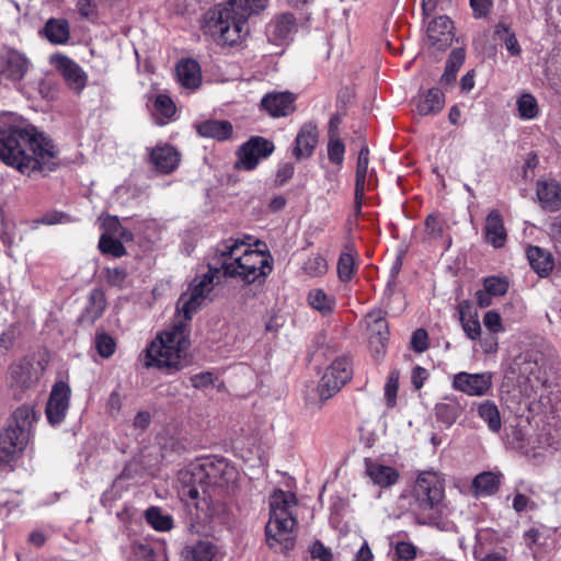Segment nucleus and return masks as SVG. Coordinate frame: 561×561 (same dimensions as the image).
<instances>
[{"label": "nucleus", "instance_id": "60", "mask_svg": "<svg viewBox=\"0 0 561 561\" xmlns=\"http://www.w3.org/2000/svg\"><path fill=\"white\" fill-rule=\"evenodd\" d=\"M68 221V216L60 211H49L43 215L39 222L44 225H56L64 224Z\"/></svg>", "mask_w": 561, "mask_h": 561}, {"label": "nucleus", "instance_id": "13", "mask_svg": "<svg viewBox=\"0 0 561 561\" xmlns=\"http://www.w3.org/2000/svg\"><path fill=\"white\" fill-rule=\"evenodd\" d=\"M369 164V149L366 145H364L357 157L356 163V174H355V211L359 214L362 210V205L365 196L366 190H371L374 187L373 184V175L375 174V170H368Z\"/></svg>", "mask_w": 561, "mask_h": 561}, {"label": "nucleus", "instance_id": "45", "mask_svg": "<svg viewBox=\"0 0 561 561\" xmlns=\"http://www.w3.org/2000/svg\"><path fill=\"white\" fill-rule=\"evenodd\" d=\"M99 248L102 253L111 254L114 257H121L126 253L122 241L116 237L107 236L106 233H102L99 241Z\"/></svg>", "mask_w": 561, "mask_h": 561}, {"label": "nucleus", "instance_id": "43", "mask_svg": "<svg viewBox=\"0 0 561 561\" xmlns=\"http://www.w3.org/2000/svg\"><path fill=\"white\" fill-rule=\"evenodd\" d=\"M550 536V528L543 525H537L525 531L524 540L529 548H533L535 546L541 547L547 545Z\"/></svg>", "mask_w": 561, "mask_h": 561}, {"label": "nucleus", "instance_id": "28", "mask_svg": "<svg viewBox=\"0 0 561 561\" xmlns=\"http://www.w3.org/2000/svg\"><path fill=\"white\" fill-rule=\"evenodd\" d=\"M307 300L309 306L323 317L332 314L336 307L335 297L328 294L322 288L311 289L308 293Z\"/></svg>", "mask_w": 561, "mask_h": 561}, {"label": "nucleus", "instance_id": "11", "mask_svg": "<svg viewBox=\"0 0 561 561\" xmlns=\"http://www.w3.org/2000/svg\"><path fill=\"white\" fill-rule=\"evenodd\" d=\"M274 150L272 141L262 137H252L238 151L236 167L242 170H253L261 159L267 158Z\"/></svg>", "mask_w": 561, "mask_h": 561}, {"label": "nucleus", "instance_id": "27", "mask_svg": "<svg viewBox=\"0 0 561 561\" xmlns=\"http://www.w3.org/2000/svg\"><path fill=\"white\" fill-rule=\"evenodd\" d=\"M462 411V405L455 397H447L435 407L437 421L442 422L446 427L451 426Z\"/></svg>", "mask_w": 561, "mask_h": 561}, {"label": "nucleus", "instance_id": "25", "mask_svg": "<svg viewBox=\"0 0 561 561\" xmlns=\"http://www.w3.org/2000/svg\"><path fill=\"white\" fill-rule=\"evenodd\" d=\"M366 472L371 481L381 488L390 486L399 479L397 469L375 461L366 462Z\"/></svg>", "mask_w": 561, "mask_h": 561}, {"label": "nucleus", "instance_id": "44", "mask_svg": "<svg viewBox=\"0 0 561 561\" xmlns=\"http://www.w3.org/2000/svg\"><path fill=\"white\" fill-rule=\"evenodd\" d=\"M345 146L343 141L339 138L337 134L333 128H330V138L328 142V158L329 160L336 164L342 165L344 161Z\"/></svg>", "mask_w": 561, "mask_h": 561}, {"label": "nucleus", "instance_id": "34", "mask_svg": "<svg viewBox=\"0 0 561 561\" xmlns=\"http://www.w3.org/2000/svg\"><path fill=\"white\" fill-rule=\"evenodd\" d=\"M460 322L466 336L470 340H478L481 335V324L477 311L469 306L460 307Z\"/></svg>", "mask_w": 561, "mask_h": 561}, {"label": "nucleus", "instance_id": "64", "mask_svg": "<svg viewBox=\"0 0 561 561\" xmlns=\"http://www.w3.org/2000/svg\"><path fill=\"white\" fill-rule=\"evenodd\" d=\"M548 233L554 242L561 243V217H556L549 225Z\"/></svg>", "mask_w": 561, "mask_h": 561}, {"label": "nucleus", "instance_id": "26", "mask_svg": "<svg viewBox=\"0 0 561 561\" xmlns=\"http://www.w3.org/2000/svg\"><path fill=\"white\" fill-rule=\"evenodd\" d=\"M318 142L317 128L312 125H305L296 137L294 154L300 158H307L313 152Z\"/></svg>", "mask_w": 561, "mask_h": 561}, {"label": "nucleus", "instance_id": "63", "mask_svg": "<svg viewBox=\"0 0 561 561\" xmlns=\"http://www.w3.org/2000/svg\"><path fill=\"white\" fill-rule=\"evenodd\" d=\"M126 279V272L122 268H108L107 280L110 284L115 286H122Z\"/></svg>", "mask_w": 561, "mask_h": 561}, {"label": "nucleus", "instance_id": "59", "mask_svg": "<svg viewBox=\"0 0 561 561\" xmlns=\"http://www.w3.org/2000/svg\"><path fill=\"white\" fill-rule=\"evenodd\" d=\"M428 376H430V374H428L427 369H425L421 366H415L412 370V376H411L412 385L414 386V388L416 390H420L424 386Z\"/></svg>", "mask_w": 561, "mask_h": 561}, {"label": "nucleus", "instance_id": "10", "mask_svg": "<svg viewBox=\"0 0 561 561\" xmlns=\"http://www.w3.org/2000/svg\"><path fill=\"white\" fill-rule=\"evenodd\" d=\"M451 387L469 397H483L489 394L492 389V374L490 371L476 374L460 371L454 375Z\"/></svg>", "mask_w": 561, "mask_h": 561}, {"label": "nucleus", "instance_id": "22", "mask_svg": "<svg viewBox=\"0 0 561 561\" xmlns=\"http://www.w3.org/2000/svg\"><path fill=\"white\" fill-rule=\"evenodd\" d=\"M445 104L444 93L438 88L420 91L416 98V111L426 116L440 112Z\"/></svg>", "mask_w": 561, "mask_h": 561}, {"label": "nucleus", "instance_id": "18", "mask_svg": "<svg viewBox=\"0 0 561 561\" xmlns=\"http://www.w3.org/2000/svg\"><path fill=\"white\" fill-rule=\"evenodd\" d=\"M295 95L289 92H273L266 94L261 106L273 117H284L295 111Z\"/></svg>", "mask_w": 561, "mask_h": 561}, {"label": "nucleus", "instance_id": "3", "mask_svg": "<svg viewBox=\"0 0 561 561\" xmlns=\"http://www.w3.org/2000/svg\"><path fill=\"white\" fill-rule=\"evenodd\" d=\"M176 304V317L173 323L160 332L146 348V366L179 370L190 346L187 322Z\"/></svg>", "mask_w": 561, "mask_h": 561}, {"label": "nucleus", "instance_id": "29", "mask_svg": "<svg viewBox=\"0 0 561 561\" xmlns=\"http://www.w3.org/2000/svg\"><path fill=\"white\" fill-rule=\"evenodd\" d=\"M218 552L217 546L210 541L201 540L187 546L182 551L183 561H214Z\"/></svg>", "mask_w": 561, "mask_h": 561}, {"label": "nucleus", "instance_id": "58", "mask_svg": "<svg viewBox=\"0 0 561 561\" xmlns=\"http://www.w3.org/2000/svg\"><path fill=\"white\" fill-rule=\"evenodd\" d=\"M470 7L472 8L476 18L485 16L492 7L491 0H470Z\"/></svg>", "mask_w": 561, "mask_h": 561}, {"label": "nucleus", "instance_id": "1", "mask_svg": "<svg viewBox=\"0 0 561 561\" xmlns=\"http://www.w3.org/2000/svg\"><path fill=\"white\" fill-rule=\"evenodd\" d=\"M273 271V257L267 251L252 248L241 239L229 238L217 244L205 273L197 274L188 289L179 298V310L186 319L199 309L221 276L245 284L263 283Z\"/></svg>", "mask_w": 561, "mask_h": 561}, {"label": "nucleus", "instance_id": "14", "mask_svg": "<svg viewBox=\"0 0 561 561\" xmlns=\"http://www.w3.org/2000/svg\"><path fill=\"white\" fill-rule=\"evenodd\" d=\"M70 396L71 390L66 382L58 381L53 386L45 411L50 424L56 425L65 420L69 409Z\"/></svg>", "mask_w": 561, "mask_h": 561}, {"label": "nucleus", "instance_id": "38", "mask_svg": "<svg viewBox=\"0 0 561 561\" xmlns=\"http://www.w3.org/2000/svg\"><path fill=\"white\" fill-rule=\"evenodd\" d=\"M227 3L249 20L250 16L263 12L268 5V0H228Z\"/></svg>", "mask_w": 561, "mask_h": 561}, {"label": "nucleus", "instance_id": "23", "mask_svg": "<svg viewBox=\"0 0 561 561\" xmlns=\"http://www.w3.org/2000/svg\"><path fill=\"white\" fill-rule=\"evenodd\" d=\"M296 28V19L291 13H284L274 18L267 26L271 41L280 43L290 37Z\"/></svg>", "mask_w": 561, "mask_h": 561}, {"label": "nucleus", "instance_id": "46", "mask_svg": "<svg viewBox=\"0 0 561 561\" xmlns=\"http://www.w3.org/2000/svg\"><path fill=\"white\" fill-rule=\"evenodd\" d=\"M302 268L309 276L319 277L328 272V263L322 255L313 254L306 260Z\"/></svg>", "mask_w": 561, "mask_h": 561}, {"label": "nucleus", "instance_id": "40", "mask_svg": "<svg viewBox=\"0 0 561 561\" xmlns=\"http://www.w3.org/2000/svg\"><path fill=\"white\" fill-rule=\"evenodd\" d=\"M175 114L173 101L164 94H159L154 101L153 115L158 124L164 125Z\"/></svg>", "mask_w": 561, "mask_h": 561}, {"label": "nucleus", "instance_id": "35", "mask_svg": "<svg viewBox=\"0 0 561 561\" xmlns=\"http://www.w3.org/2000/svg\"><path fill=\"white\" fill-rule=\"evenodd\" d=\"M355 254L352 245H346L345 251L340 254L337 260V277L343 283L350 282L357 271Z\"/></svg>", "mask_w": 561, "mask_h": 561}, {"label": "nucleus", "instance_id": "54", "mask_svg": "<svg viewBox=\"0 0 561 561\" xmlns=\"http://www.w3.org/2000/svg\"><path fill=\"white\" fill-rule=\"evenodd\" d=\"M428 335L424 329H417L411 337V346L416 353H422L428 347Z\"/></svg>", "mask_w": 561, "mask_h": 561}, {"label": "nucleus", "instance_id": "32", "mask_svg": "<svg viewBox=\"0 0 561 561\" xmlns=\"http://www.w3.org/2000/svg\"><path fill=\"white\" fill-rule=\"evenodd\" d=\"M202 137L226 140L232 134V125L228 121H206L197 125Z\"/></svg>", "mask_w": 561, "mask_h": 561}, {"label": "nucleus", "instance_id": "50", "mask_svg": "<svg viewBox=\"0 0 561 561\" xmlns=\"http://www.w3.org/2000/svg\"><path fill=\"white\" fill-rule=\"evenodd\" d=\"M106 306L104 294L94 289L89 297V306L87 307V312L92 320L98 319L104 311Z\"/></svg>", "mask_w": 561, "mask_h": 561}, {"label": "nucleus", "instance_id": "61", "mask_svg": "<svg viewBox=\"0 0 561 561\" xmlns=\"http://www.w3.org/2000/svg\"><path fill=\"white\" fill-rule=\"evenodd\" d=\"M77 9L83 18H90L95 14L96 4L93 0H78Z\"/></svg>", "mask_w": 561, "mask_h": 561}, {"label": "nucleus", "instance_id": "56", "mask_svg": "<svg viewBox=\"0 0 561 561\" xmlns=\"http://www.w3.org/2000/svg\"><path fill=\"white\" fill-rule=\"evenodd\" d=\"M103 233L107 236H116L118 230L122 229V225L116 216H106L100 218Z\"/></svg>", "mask_w": 561, "mask_h": 561}, {"label": "nucleus", "instance_id": "15", "mask_svg": "<svg viewBox=\"0 0 561 561\" xmlns=\"http://www.w3.org/2000/svg\"><path fill=\"white\" fill-rule=\"evenodd\" d=\"M50 64L61 73L71 90L80 92L85 87L87 75L72 59L62 54H54Z\"/></svg>", "mask_w": 561, "mask_h": 561}, {"label": "nucleus", "instance_id": "49", "mask_svg": "<svg viewBox=\"0 0 561 561\" xmlns=\"http://www.w3.org/2000/svg\"><path fill=\"white\" fill-rule=\"evenodd\" d=\"M446 221L437 215H430L425 220V232L431 240L442 239Z\"/></svg>", "mask_w": 561, "mask_h": 561}, {"label": "nucleus", "instance_id": "41", "mask_svg": "<svg viewBox=\"0 0 561 561\" xmlns=\"http://www.w3.org/2000/svg\"><path fill=\"white\" fill-rule=\"evenodd\" d=\"M146 520L159 531H168L173 527V519L169 514H163L159 507L152 506L146 511Z\"/></svg>", "mask_w": 561, "mask_h": 561}, {"label": "nucleus", "instance_id": "5", "mask_svg": "<svg viewBox=\"0 0 561 561\" xmlns=\"http://www.w3.org/2000/svg\"><path fill=\"white\" fill-rule=\"evenodd\" d=\"M296 506L294 493L276 490L270 497V518L265 527L267 545L272 549L282 552L288 551L295 546L293 531L296 527V518L293 508Z\"/></svg>", "mask_w": 561, "mask_h": 561}, {"label": "nucleus", "instance_id": "7", "mask_svg": "<svg viewBox=\"0 0 561 561\" xmlns=\"http://www.w3.org/2000/svg\"><path fill=\"white\" fill-rule=\"evenodd\" d=\"M205 28L218 44L229 46L239 44L249 33L248 20L227 2L207 12Z\"/></svg>", "mask_w": 561, "mask_h": 561}, {"label": "nucleus", "instance_id": "21", "mask_svg": "<svg viewBox=\"0 0 561 561\" xmlns=\"http://www.w3.org/2000/svg\"><path fill=\"white\" fill-rule=\"evenodd\" d=\"M485 241L495 249H501L507 240V232L504 227L503 217L499 210L493 209L489 213L484 226Z\"/></svg>", "mask_w": 561, "mask_h": 561}, {"label": "nucleus", "instance_id": "12", "mask_svg": "<svg viewBox=\"0 0 561 561\" xmlns=\"http://www.w3.org/2000/svg\"><path fill=\"white\" fill-rule=\"evenodd\" d=\"M30 67L31 61L23 53L10 47L0 50V77L19 82L23 80Z\"/></svg>", "mask_w": 561, "mask_h": 561}, {"label": "nucleus", "instance_id": "17", "mask_svg": "<svg viewBox=\"0 0 561 561\" xmlns=\"http://www.w3.org/2000/svg\"><path fill=\"white\" fill-rule=\"evenodd\" d=\"M426 33L430 45L443 50L453 41V21L448 16H438L428 24Z\"/></svg>", "mask_w": 561, "mask_h": 561}, {"label": "nucleus", "instance_id": "4", "mask_svg": "<svg viewBox=\"0 0 561 561\" xmlns=\"http://www.w3.org/2000/svg\"><path fill=\"white\" fill-rule=\"evenodd\" d=\"M208 461L194 462L179 471L178 492L181 501L187 506L195 519H203L211 515L208 488L211 477L208 472Z\"/></svg>", "mask_w": 561, "mask_h": 561}, {"label": "nucleus", "instance_id": "51", "mask_svg": "<svg viewBox=\"0 0 561 561\" xmlns=\"http://www.w3.org/2000/svg\"><path fill=\"white\" fill-rule=\"evenodd\" d=\"M486 294L492 296H502L508 289V283L504 278L500 277H488L483 283Z\"/></svg>", "mask_w": 561, "mask_h": 561}, {"label": "nucleus", "instance_id": "8", "mask_svg": "<svg viewBox=\"0 0 561 561\" xmlns=\"http://www.w3.org/2000/svg\"><path fill=\"white\" fill-rule=\"evenodd\" d=\"M413 494L420 510L440 513L445 496V480L436 471H423L415 480Z\"/></svg>", "mask_w": 561, "mask_h": 561}, {"label": "nucleus", "instance_id": "62", "mask_svg": "<svg viewBox=\"0 0 561 561\" xmlns=\"http://www.w3.org/2000/svg\"><path fill=\"white\" fill-rule=\"evenodd\" d=\"M533 502L530 499L524 494L517 493L513 499V508L517 513L526 512L528 508H531Z\"/></svg>", "mask_w": 561, "mask_h": 561}, {"label": "nucleus", "instance_id": "36", "mask_svg": "<svg viewBox=\"0 0 561 561\" xmlns=\"http://www.w3.org/2000/svg\"><path fill=\"white\" fill-rule=\"evenodd\" d=\"M501 483V476L491 471L478 474L472 482L476 493L480 496H486L495 493Z\"/></svg>", "mask_w": 561, "mask_h": 561}, {"label": "nucleus", "instance_id": "9", "mask_svg": "<svg viewBox=\"0 0 561 561\" xmlns=\"http://www.w3.org/2000/svg\"><path fill=\"white\" fill-rule=\"evenodd\" d=\"M351 360L343 356L334 359L325 369L318 385V392L322 400H328L339 392L352 378Z\"/></svg>", "mask_w": 561, "mask_h": 561}, {"label": "nucleus", "instance_id": "57", "mask_svg": "<svg viewBox=\"0 0 561 561\" xmlns=\"http://www.w3.org/2000/svg\"><path fill=\"white\" fill-rule=\"evenodd\" d=\"M311 557L319 561H332V552L321 541H316L310 549Z\"/></svg>", "mask_w": 561, "mask_h": 561}, {"label": "nucleus", "instance_id": "6", "mask_svg": "<svg viewBox=\"0 0 561 561\" xmlns=\"http://www.w3.org/2000/svg\"><path fill=\"white\" fill-rule=\"evenodd\" d=\"M37 415L32 405L18 408L8 427L0 433V466L9 465L27 445Z\"/></svg>", "mask_w": 561, "mask_h": 561}, {"label": "nucleus", "instance_id": "53", "mask_svg": "<svg viewBox=\"0 0 561 561\" xmlns=\"http://www.w3.org/2000/svg\"><path fill=\"white\" fill-rule=\"evenodd\" d=\"M483 324L493 334L504 331L501 316L493 310H490L484 314Z\"/></svg>", "mask_w": 561, "mask_h": 561}, {"label": "nucleus", "instance_id": "30", "mask_svg": "<svg viewBox=\"0 0 561 561\" xmlns=\"http://www.w3.org/2000/svg\"><path fill=\"white\" fill-rule=\"evenodd\" d=\"M45 37L55 45H64L70 38V26L65 19H49L44 27Z\"/></svg>", "mask_w": 561, "mask_h": 561}, {"label": "nucleus", "instance_id": "55", "mask_svg": "<svg viewBox=\"0 0 561 561\" xmlns=\"http://www.w3.org/2000/svg\"><path fill=\"white\" fill-rule=\"evenodd\" d=\"M396 553L403 561H411L416 556V548L411 542L400 541L396 545Z\"/></svg>", "mask_w": 561, "mask_h": 561}, {"label": "nucleus", "instance_id": "52", "mask_svg": "<svg viewBox=\"0 0 561 561\" xmlns=\"http://www.w3.org/2000/svg\"><path fill=\"white\" fill-rule=\"evenodd\" d=\"M502 32L507 35L504 38L506 49L513 56L519 55L520 54V46L518 44V41H517L516 36L513 33H510V28H508L507 25L500 23L496 26V33L501 36Z\"/></svg>", "mask_w": 561, "mask_h": 561}, {"label": "nucleus", "instance_id": "16", "mask_svg": "<svg viewBox=\"0 0 561 561\" xmlns=\"http://www.w3.org/2000/svg\"><path fill=\"white\" fill-rule=\"evenodd\" d=\"M8 380L12 388L24 390L32 387L38 380V376L32 362L22 358L10 365Z\"/></svg>", "mask_w": 561, "mask_h": 561}, {"label": "nucleus", "instance_id": "47", "mask_svg": "<svg viewBox=\"0 0 561 561\" xmlns=\"http://www.w3.org/2000/svg\"><path fill=\"white\" fill-rule=\"evenodd\" d=\"M399 389V371L392 370L385 385V400L388 408H393L397 404V394Z\"/></svg>", "mask_w": 561, "mask_h": 561}, {"label": "nucleus", "instance_id": "20", "mask_svg": "<svg viewBox=\"0 0 561 561\" xmlns=\"http://www.w3.org/2000/svg\"><path fill=\"white\" fill-rule=\"evenodd\" d=\"M150 163L158 172L169 174L178 168L180 153L172 146H157L150 151Z\"/></svg>", "mask_w": 561, "mask_h": 561}, {"label": "nucleus", "instance_id": "39", "mask_svg": "<svg viewBox=\"0 0 561 561\" xmlns=\"http://www.w3.org/2000/svg\"><path fill=\"white\" fill-rule=\"evenodd\" d=\"M465 50L461 48L455 49L450 53L447 59L445 71L440 81L445 84H450L456 79V75L465 61Z\"/></svg>", "mask_w": 561, "mask_h": 561}, {"label": "nucleus", "instance_id": "31", "mask_svg": "<svg viewBox=\"0 0 561 561\" xmlns=\"http://www.w3.org/2000/svg\"><path fill=\"white\" fill-rule=\"evenodd\" d=\"M366 322L370 334V343H377L383 347L389 335L386 319L381 317L380 312H370L366 317Z\"/></svg>", "mask_w": 561, "mask_h": 561}, {"label": "nucleus", "instance_id": "37", "mask_svg": "<svg viewBox=\"0 0 561 561\" xmlns=\"http://www.w3.org/2000/svg\"><path fill=\"white\" fill-rule=\"evenodd\" d=\"M478 415L486 423L488 428L493 432L497 433L502 427V421L500 411L496 407V404L492 401H483L478 404L477 408Z\"/></svg>", "mask_w": 561, "mask_h": 561}, {"label": "nucleus", "instance_id": "48", "mask_svg": "<svg viewBox=\"0 0 561 561\" xmlns=\"http://www.w3.org/2000/svg\"><path fill=\"white\" fill-rule=\"evenodd\" d=\"M94 345L98 354L103 358L111 357L116 350L115 340L104 332L95 335Z\"/></svg>", "mask_w": 561, "mask_h": 561}, {"label": "nucleus", "instance_id": "24", "mask_svg": "<svg viewBox=\"0 0 561 561\" xmlns=\"http://www.w3.org/2000/svg\"><path fill=\"white\" fill-rule=\"evenodd\" d=\"M176 76L180 83L187 89H196L202 81L201 67L193 59H183L176 66Z\"/></svg>", "mask_w": 561, "mask_h": 561}, {"label": "nucleus", "instance_id": "19", "mask_svg": "<svg viewBox=\"0 0 561 561\" xmlns=\"http://www.w3.org/2000/svg\"><path fill=\"white\" fill-rule=\"evenodd\" d=\"M536 195L543 209L556 211L561 208V185L557 181H537Z\"/></svg>", "mask_w": 561, "mask_h": 561}, {"label": "nucleus", "instance_id": "42", "mask_svg": "<svg viewBox=\"0 0 561 561\" xmlns=\"http://www.w3.org/2000/svg\"><path fill=\"white\" fill-rule=\"evenodd\" d=\"M518 115L520 118L529 121L537 117L539 106L535 96L530 93H523L516 101Z\"/></svg>", "mask_w": 561, "mask_h": 561}, {"label": "nucleus", "instance_id": "2", "mask_svg": "<svg viewBox=\"0 0 561 561\" xmlns=\"http://www.w3.org/2000/svg\"><path fill=\"white\" fill-rule=\"evenodd\" d=\"M53 141L14 113L0 115V160L22 174L51 170Z\"/></svg>", "mask_w": 561, "mask_h": 561}, {"label": "nucleus", "instance_id": "33", "mask_svg": "<svg viewBox=\"0 0 561 561\" xmlns=\"http://www.w3.org/2000/svg\"><path fill=\"white\" fill-rule=\"evenodd\" d=\"M527 259L530 266L540 275H548L554 266L551 254L539 247H529Z\"/></svg>", "mask_w": 561, "mask_h": 561}]
</instances>
